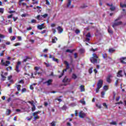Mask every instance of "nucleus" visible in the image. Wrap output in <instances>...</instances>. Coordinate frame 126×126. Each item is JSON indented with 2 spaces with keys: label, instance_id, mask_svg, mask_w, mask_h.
<instances>
[{
  "label": "nucleus",
  "instance_id": "nucleus-10",
  "mask_svg": "<svg viewBox=\"0 0 126 126\" xmlns=\"http://www.w3.org/2000/svg\"><path fill=\"white\" fill-rule=\"evenodd\" d=\"M52 82H53L52 79H49L47 81L44 83V84H47L48 86L51 85L52 84Z\"/></svg>",
  "mask_w": 126,
  "mask_h": 126
},
{
  "label": "nucleus",
  "instance_id": "nucleus-41",
  "mask_svg": "<svg viewBox=\"0 0 126 126\" xmlns=\"http://www.w3.org/2000/svg\"><path fill=\"white\" fill-rule=\"evenodd\" d=\"M103 89L104 90H105V91H107V90H108V86H104L103 87Z\"/></svg>",
  "mask_w": 126,
  "mask_h": 126
},
{
  "label": "nucleus",
  "instance_id": "nucleus-6",
  "mask_svg": "<svg viewBox=\"0 0 126 126\" xmlns=\"http://www.w3.org/2000/svg\"><path fill=\"white\" fill-rule=\"evenodd\" d=\"M1 63H2L3 65L5 66H8L10 64V62L7 61L6 62H3V60L1 61Z\"/></svg>",
  "mask_w": 126,
  "mask_h": 126
},
{
  "label": "nucleus",
  "instance_id": "nucleus-57",
  "mask_svg": "<svg viewBox=\"0 0 126 126\" xmlns=\"http://www.w3.org/2000/svg\"><path fill=\"white\" fill-rule=\"evenodd\" d=\"M0 38H1V39H3V38H4V35L0 34Z\"/></svg>",
  "mask_w": 126,
  "mask_h": 126
},
{
  "label": "nucleus",
  "instance_id": "nucleus-37",
  "mask_svg": "<svg viewBox=\"0 0 126 126\" xmlns=\"http://www.w3.org/2000/svg\"><path fill=\"white\" fill-rule=\"evenodd\" d=\"M4 11V9L2 8H0V13L2 14L3 13Z\"/></svg>",
  "mask_w": 126,
  "mask_h": 126
},
{
  "label": "nucleus",
  "instance_id": "nucleus-51",
  "mask_svg": "<svg viewBox=\"0 0 126 126\" xmlns=\"http://www.w3.org/2000/svg\"><path fill=\"white\" fill-rule=\"evenodd\" d=\"M44 64L46 65V66L47 67H49V66H51V64L48 63H44Z\"/></svg>",
  "mask_w": 126,
  "mask_h": 126
},
{
  "label": "nucleus",
  "instance_id": "nucleus-9",
  "mask_svg": "<svg viewBox=\"0 0 126 126\" xmlns=\"http://www.w3.org/2000/svg\"><path fill=\"white\" fill-rule=\"evenodd\" d=\"M113 77V76H112V75H111V74H109L107 77L106 78V81L107 82H108V83H111V78H112Z\"/></svg>",
  "mask_w": 126,
  "mask_h": 126
},
{
  "label": "nucleus",
  "instance_id": "nucleus-49",
  "mask_svg": "<svg viewBox=\"0 0 126 126\" xmlns=\"http://www.w3.org/2000/svg\"><path fill=\"white\" fill-rule=\"evenodd\" d=\"M51 27L54 28L56 27V24L55 23H52L51 24Z\"/></svg>",
  "mask_w": 126,
  "mask_h": 126
},
{
  "label": "nucleus",
  "instance_id": "nucleus-62",
  "mask_svg": "<svg viewBox=\"0 0 126 126\" xmlns=\"http://www.w3.org/2000/svg\"><path fill=\"white\" fill-rule=\"evenodd\" d=\"M11 78H12V76L10 75L8 77V80H10Z\"/></svg>",
  "mask_w": 126,
  "mask_h": 126
},
{
  "label": "nucleus",
  "instance_id": "nucleus-29",
  "mask_svg": "<svg viewBox=\"0 0 126 126\" xmlns=\"http://www.w3.org/2000/svg\"><path fill=\"white\" fill-rule=\"evenodd\" d=\"M110 125H113V126H116L117 125V122L115 121H113L110 123Z\"/></svg>",
  "mask_w": 126,
  "mask_h": 126
},
{
  "label": "nucleus",
  "instance_id": "nucleus-38",
  "mask_svg": "<svg viewBox=\"0 0 126 126\" xmlns=\"http://www.w3.org/2000/svg\"><path fill=\"white\" fill-rule=\"evenodd\" d=\"M102 57L103 59H107V54L104 53L102 54Z\"/></svg>",
  "mask_w": 126,
  "mask_h": 126
},
{
  "label": "nucleus",
  "instance_id": "nucleus-64",
  "mask_svg": "<svg viewBox=\"0 0 126 126\" xmlns=\"http://www.w3.org/2000/svg\"><path fill=\"white\" fill-rule=\"evenodd\" d=\"M26 14H23L21 15L22 17H26Z\"/></svg>",
  "mask_w": 126,
  "mask_h": 126
},
{
  "label": "nucleus",
  "instance_id": "nucleus-42",
  "mask_svg": "<svg viewBox=\"0 0 126 126\" xmlns=\"http://www.w3.org/2000/svg\"><path fill=\"white\" fill-rule=\"evenodd\" d=\"M48 15V14H45L44 15H41V16L43 17V18H46L47 17Z\"/></svg>",
  "mask_w": 126,
  "mask_h": 126
},
{
  "label": "nucleus",
  "instance_id": "nucleus-24",
  "mask_svg": "<svg viewBox=\"0 0 126 126\" xmlns=\"http://www.w3.org/2000/svg\"><path fill=\"white\" fill-rule=\"evenodd\" d=\"M20 88H21V85H18L17 86V89L18 91H20V90H21V89H20Z\"/></svg>",
  "mask_w": 126,
  "mask_h": 126
},
{
  "label": "nucleus",
  "instance_id": "nucleus-59",
  "mask_svg": "<svg viewBox=\"0 0 126 126\" xmlns=\"http://www.w3.org/2000/svg\"><path fill=\"white\" fill-rule=\"evenodd\" d=\"M38 119H39V117L38 115H36V116L34 117V120H38Z\"/></svg>",
  "mask_w": 126,
  "mask_h": 126
},
{
  "label": "nucleus",
  "instance_id": "nucleus-16",
  "mask_svg": "<svg viewBox=\"0 0 126 126\" xmlns=\"http://www.w3.org/2000/svg\"><path fill=\"white\" fill-rule=\"evenodd\" d=\"M81 92H83L85 91V89L84 88V86L81 85L80 86Z\"/></svg>",
  "mask_w": 126,
  "mask_h": 126
},
{
  "label": "nucleus",
  "instance_id": "nucleus-13",
  "mask_svg": "<svg viewBox=\"0 0 126 126\" xmlns=\"http://www.w3.org/2000/svg\"><path fill=\"white\" fill-rule=\"evenodd\" d=\"M123 72V71L122 70H120L118 73H117V76L118 77H123V74H122V72Z\"/></svg>",
  "mask_w": 126,
  "mask_h": 126
},
{
  "label": "nucleus",
  "instance_id": "nucleus-14",
  "mask_svg": "<svg viewBox=\"0 0 126 126\" xmlns=\"http://www.w3.org/2000/svg\"><path fill=\"white\" fill-rule=\"evenodd\" d=\"M57 30H58V31H59L60 33H62V32H63V28H62L61 26H59L58 27H57Z\"/></svg>",
  "mask_w": 126,
  "mask_h": 126
},
{
  "label": "nucleus",
  "instance_id": "nucleus-28",
  "mask_svg": "<svg viewBox=\"0 0 126 126\" xmlns=\"http://www.w3.org/2000/svg\"><path fill=\"white\" fill-rule=\"evenodd\" d=\"M36 110V107H35V105H32V112H34Z\"/></svg>",
  "mask_w": 126,
  "mask_h": 126
},
{
  "label": "nucleus",
  "instance_id": "nucleus-36",
  "mask_svg": "<svg viewBox=\"0 0 126 126\" xmlns=\"http://www.w3.org/2000/svg\"><path fill=\"white\" fill-rule=\"evenodd\" d=\"M120 6L121 7H126V4H123V3H120Z\"/></svg>",
  "mask_w": 126,
  "mask_h": 126
},
{
  "label": "nucleus",
  "instance_id": "nucleus-43",
  "mask_svg": "<svg viewBox=\"0 0 126 126\" xmlns=\"http://www.w3.org/2000/svg\"><path fill=\"white\" fill-rule=\"evenodd\" d=\"M108 32L110 33V34H113V31H112L110 28L108 29Z\"/></svg>",
  "mask_w": 126,
  "mask_h": 126
},
{
  "label": "nucleus",
  "instance_id": "nucleus-26",
  "mask_svg": "<svg viewBox=\"0 0 126 126\" xmlns=\"http://www.w3.org/2000/svg\"><path fill=\"white\" fill-rule=\"evenodd\" d=\"M40 113H41V111H37V112H34L33 114H32V116H33L34 117V116L35 115H38V114H40Z\"/></svg>",
  "mask_w": 126,
  "mask_h": 126
},
{
  "label": "nucleus",
  "instance_id": "nucleus-18",
  "mask_svg": "<svg viewBox=\"0 0 126 126\" xmlns=\"http://www.w3.org/2000/svg\"><path fill=\"white\" fill-rule=\"evenodd\" d=\"M58 41V38L56 37H53L52 38V43H56V42Z\"/></svg>",
  "mask_w": 126,
  "mask_h": 126
},
{
  "label": "nucleus",
  "instance_id": "nucleus-47",
  "mask_svg": "<svg viewBox=\"0 0 126 126\" xmlns=\"http://www.w3.org/2000/svg\"><path fill=\"white\" fill-rule=\"evenodd\" d=\"M103 106L106 108V109H108V106L106 103H104L103 104Z\"/></svg>",
  "mask_w": 126,
  "mask_h": 126
},
{
  "label": "nucleus",
  "instance_id": "nucleus-22",
  "mask_svg": "<svg viewBox=\"0 0 126 126\" xmlns=\"http://www.w3.org/2000/svg\"><path fill=\"white\" fill-rule=\"evenodd\" d=\"M122 14L123 16H125V15H126V9H123V11H122Z\"/></svg>",
  "mask_w": 126,
  "mask_h": 126
},
{
  "label": "nucleus",
  "instance_id": "nucleus-46",
  "mask_svg": "<svg viewBox=\"0 0 126 126\" xmlns=\"http://www.w3.org/2000/svg\"><path fill=\"white\" fill-rule=\"evenodd\" d=\"M101 94L102 98H104V95H105V92H102L101 93Z\"/></svg>",
  "mask_w": 126,
  "mask_h": 126
},
{
  "label": "nucleus",
  "instance_id": "nucleus-23",
  "mask_svg": "<svg viewBox=\"0 0 126 126\" xmlns=\"http://www.w3.org/2000/svg\"><path fill=\"white\" fill-rule=\"evenodd\" d=\"M72 78H73V79H76L77 76H76V74L73 73L72 76Z\"/></svg>",
  "mask_w": 126,
  "mask_h": 126
},
{
  "label": "nucleus",
  "instance_id": "nucleus-12",
  "mask_svg": "<svg viewBox=\"0 0 126 126\" xmlns=\"http://www.w3.org/2000/svg\"><path fill=\"white\" fill-rule=\"evenodd\" d=\"M70 79H68L65 76L64 79H63V82H70Z\"/></svg>",
  "mask_w": 126,
  "mask_h": 126
},
{
  "label": "nucleus",
  "instance_id": "nucleus-15",
  "mask_svg": "<svg viewBox=\"0 0 126 126\" xmlns=\"http://www.w3.org/2000/svg\"><path fill=\"white\" fill-rule=\"evenodd\" d=\"M42 15H38L35 17V18L36 19H37V20H42Z\"/></svg>",
  "mask_w": 126,
  "mask_h": 126
},
{
  "label": "nucleus",
  "instance_id": "nucleus-17",
  "mask_svg": "<svg viewBox=\"0 0 126 126\" xmlns=\"http://www.w3.org/2000/svg\"><path fill=\"white\" fill-rule=\"evenodd\" d=\"M71 4V0H68L67 6V7H69Z\"/></svg>",
  "mask_w": 126,
  "mask_h": 126
},
{
  "label": "nucleus",
  "instance_id": "nucleus-11",
  "mask_svg": "<svg viewBox=\"0 0 126 126\" xmlns=\"http://www.w3.org/2000/svg\"><path fill=\"white\" fill-rule=\"evenodd\" d=\"M126 60V57H122L120 59V61L122 63L126 64L125 60Z\"/></svg>",
  "mask_w": 126,
  "mask_h": 126
},
{
  "label": "nucleus",
  "instance_id": "nucleus-30",
  "mask_svg": "<svg viewBox=\"0 0 126 126\" xmlns=\"http://www.w3.org/2000/svg\"><path fill=\"white\" fill-rule=\"evenodd\" d=\"M90 51H91L92 52H96V51H98V48H95V49L91 48L90 49Z\"/></svg>",
  "mask_w": 126,
  "mask_h": 126
},
{
  "label": "nucleus",
  "instance_id": "nucleus-39",
  "mask_svg": "<svg viewBox=\"0 0 126 126\" xmlns=\"http://www.w3.org/2000/svg\"><path fill=\"white\" fill-rule=\"evenodd\" d=\"M31 23H37V20L32 19L31 20Z\"/></svg>",
  "mask_w": 126,
  "mask_h": 126
},
{
  "label": "nucleus",
  "instance_id": "nucleus-19",
  "mask_svg": "<svg viewBox=\"0 0 126 126\" xmlns=\"http://www.w3.org/2000/svg\"><path fill=\"white\" fill-rule=\"evenodd\" d=\"M1 76L2 77V80L4 81L5 80V79L6 77H5L4 76H3V72H1Z\"/></svg>",
  "mask_w": 126,
  "mask_h": 126
},
{
  "label": "nucleus",
  "instance_id": "nucleus-31",
  "mask_svg": "<svg viewBox=\"0 0 126 126\" xmlns=\"http://www.w3.org/2000/svg\"><path fill=\"white\" fill-rule=\"evenodd\" d=\"M8 32L9 33H12V28L11 27H10L9 29H8Z\"/></svg>",
  "mask_w": 126,
  "mask_h": 126
},
{
  "label": "nucleus",
  "instance_id": "nucleus-48",
  "mask_svg": "<svg viewBox=\"0 0 126 126\" xmlns=\"http://www.w3.org/2000/svg\"><path fill=\"white\" fill-rule=\"evenodd\" d=\"M62 110H66V109H67L66 106L63 105L62 107Z\"/></svg>",
  "mask_w": 126,
  "mask_h": 126
},
{
  "label": "nucleus",
  "instance_id": "nucleus-61",
  "mask_svg": "<svg viewBox=\"0 0 126 126\" xmlns=\"http://www.w3.org/2000/svg\"><path fill=\"white\" fill-rule=\"evenodd\" d=\"M39 68H39V67H37V66H36V67H34L35 70H39Z\"/></svg>",
  "mask_w": 126,
  "mask_h": 126
},
{
  "label": "nucleus",
  "instance_id": "nucleus-25",
  "mask_svg": "<svg viewBox=\"0 0 126 126\" xmlns=\"http://www.w3.org/2000/svg\"><path fill=\"white\" fill-rule=\"evenodd\" d=\"M80 103H81L83 105H85L86 103L85 102V101H84V99H82L80 101Z\"/></svg>",
  "mask_w": 126,
  "mask_h": 126
},
{
  "label": "nucleus",
  "instance_id": "nucleus-2",
  "mask_svg": "<svg viewBox=\"0 0 126 126\" xmlns=\"http://www.w3.org/2000/svg\"><path fill=\"white\" fill-rule=\"evenodd\" d=\"M97 87L95 89L96 93H98L99 92V90H100V88H102L103 86V80H99L96 84Z\"/></svg>",
  "mask_w": 126,
  "mask_h": 126
},
{
  "label": "nucleus",
  "instance_id": "nucleus-34",
  "mask_svg": "<svg viewBox=\"0 0 126 126\" xmlns=\"http://www.w3.org/2000/svg\"><path fill=\"white\" fill-rule=\"evenodd\" d=\"M52 60L54 62H56V63H59V60L58 59H56L55 58H53Z\"/></svg>",
  "mask_w": 126,
  "mask_h": 126
},
{
  "label": "nucleus",
  "instance_id": "nucleus-56",
  "mask_svg": "<svg viewBox=\"0 0 126 126\" xmlns=\"http://www.w3.org/2000/svg\"><path fill=\"white\" fill-rule=\"evenodd\" d=\"M46 32H47V30H43L42 32H41V34H44L46 33Z\"/></svg>",
  "mask_w": 126,
  "mask_h": 126
},
{
  "label": "nucleus",
  "instance_id": "nucleus-54",
  "mask_svg": "<svg viewBox=\"0 0 126 126\" xmlns=\"http://www.w3.org/2000/svg\"><path fill=\"white\" fill-rule=\"evenodd\" d=\"M3 53H4V50L2 51V52L0 54V57H2V56H3Z\"/></svg>",
  "mask_w": 126,
  "mask_h": 126
},
{
  "label": "nucleus",
  "instance_id": "nucleus-20",
  "mask_svg": "<svg viewBox=\"0 0 126 126\" xmlns=\"http://www.w3.org/2000/svg\"><path fill=\"white\" fill-rule=\"evenodd\" d=\"M11 113V110H10V109H7L6 115H7V116H9V115H10Z\"/></svg>",
  "mask_w": 126,
  "mask_h": 126
},
{
  "label": "nucleus",
  "instance_id": "nucleus-35",
  "mask_svg": "<svg viewBox=\"0 0 126 126\" xmlns=\"http://www.w3.org/2000/svg\"><path fill=\"white\" fill-rule=\"evenodd\" d=\"M30 58L29 57H26L25 59H24L23 63L26 62L27 60H29Z\"/></svg>",
  "mask_w": 126,
  "mask_h": 126
},
{
  "label": "nucleus",
  "instance_id": "nucleus-53",
  "mask_svg": "<svg viewBox=\"0 0 126 126\" xmlns=\"http://www.w3.org/2000/svg\"><path fill=\"white\" fill-rule=\"evenodd\" d=\"M96 107L97 108H98V109H101V105H100V104H96Z\"/></svg>",
  "mask_w": 126,
  "mask_h": 126
},
{
  "label": "nucleus",
  "instance_id": "nucleus-4",
  "mask_svg": "<svg viewBox=\"0 0 126 126\" xmlns=\"http://www.w3.org/2000/svg\"><path fill=\"white\" fill-rule=\"evenodd\" d=\"M119 20V19H117L115 20V22L112 25V27L113 28H115V27H116V26H119V25H122V22L121 21H118Z\"/></svg>",
  "mask_w": 126,
  "mask_h": 126
},
{
  "label": "nucleus",
  "instance_id": "nucleus-58",
  "mask_svg": "<svg viewBox=\"0 0 126 126\" xmlns=\"http://www.w3.org/2000/svg\"><path fill=\"white\" fill-rule=\"evenodd\" d=\"M89 73H90L91 74V73H92V72H93L92 68H90V69L89 70Z\"/></svg>",
  "mask_w": 126,
  "mask_h": 126
},
{
  "label": "nucleus",
  "instance_id": "nucleus-3",
  "mask_svg": "<svg viewBox=\"0 0 126 126\" xmlns=\"http://www.w3.org/2000/svg\"><path fill=\"white\" fill-rule=\"evenodd\" d=\"M64 63L66 65V69L63 70L61 75L59 76V78H61L63 75L64 74V71H66V69H68L69 68V64H68L67 61H64Z\"/></svg>",
  "mask_w": 126,
  "mask_h": 126
},
{
  "label": "nucleus",
  "instance_id": "nucleus-50",
  "mask_svg": "<svg viewBox=\"0 0 126 126\" xmlns=\"http://www.w3.org/2000/svg\"><path fill=\"white\" fill-rule=\"evenodd\" d=\"M86 36V37H89V38H90V37H91V34H90V32H88Z\"/></svg>",
  "mask_w": 126,
  "mask_h": 126
},
{
  "label": "nucleus",
  "instance_id": "nucleus-40",
  "mask_svg": "<svg viewBox=\"0 0 126 126\" xmlns=\"http://www.w3.org/2000/svg\"><path fill=\"white\" fill-rule=\"evenodd\" d=\"M115 50L113 49V48H111L109 49V53H114Z\"/></svg>",
  "mask_w": 126,
  "mask_h": 126
},
{
  "label": "nucleus",
  "instance_id": "nucleus-45",
  "mask_svg": "<svg viewBox=\"0 0 126 126\" xmlns=\"http://www.w3.org/2000/svg\"><path fill=\"white\" fill-rule=\"evenodd\" d=\"M87 7V5H83L81 6V8H86Z\"/></svg>",
  "mask_w": 126,
  "mask_h": 126
},
{
  "label": "nucleus",
  "instance_id": "nucleus-27",
  "mask_svg": "<svg viewBox=\"0 0 126 126\" xmlns=\"http://www.w3.org/2000/svg\"><path fill=\"white\" fill-rule=\"evenodd\" d=\"M50 126H56V122L53 121V122L50 124Z\"/></svg>",
  "mask_w": 126,
  "mask_h": 126
},
{
  "label": "nucleus",
  "instance_id": "nucleus-63",
  "mask_svg": "<svg viewBox=\"0 0 126 126\" xmlns=\"http://www.w3.org/2000/svg\"><path fill=\"white\" fill-rule=\"evenodd\" d=\"M80 32V31H79V30H76V31H75V33H76V34H78V33H79Z\"/></svg>",
  "mask_w": 126,
  "mask_h": 126
},
{
  "label": "nucleus",
  "instance_id": "nucleus-8",
  "mask_svg": "<svg viewBox=\"0 0 126 126\" xmlns=\"http://www.w3.org/2000/svg\"><path fill=\"white\" fill-rule=\"evenodd\" d=\"M86 116V114L83 112L82 111H81L80 112H79V116L80 118H81L82 119H83V118H85Z\"/></svg>",
  "mask_w": 126,
  "mask_h": 126
},
{
  "label": "nucleus",
  "instance_id": "nucleus-5",
  "mask_svg": "<svg viewBox=\"0 0 126 126\" xmlns=\"http://www.w3.org/2000/svg\"><path fill=\"white\" fill-rule=\"evenodd\" d=\"M20 64H21V62L18 61L15 68V70L17 72H19V71H20V70H19V65H20Z\"/></svg>",
  "mask_w": 126,
  "mask_h": 126
},
{
  "label": "nucleus",
  "instance_id": "nucleus-21",
  "mask_svg": "<svg viewBox=\"0 0 126 126\" xmlns=\"http://www.w3.org/2000/svg\"><path fill=\"white\" fill-rule=\"evenodd\" d=\"M110 10L111 11H114V10H116V7H115L114 6L112 5V6H111L110 8Z\"/></svg>",
  "mask_w": 126,
  "mask_h": 126
},
{
  "label": "nucleus",
  "instance_id": "nucleus-55",
  "mask_svg": "<svg viewBox=\"0 0 126 126\" xmlns=\"http://www.w3.org/2000/svg\"><path fill=\"white\" fill-rule=\"evenodd\" d=\"M27 30H28V31H29V30H32V27H30L29 28H27Z\"/></svg>",
  "mask_w": 126,
  "mask_h": 126
},
{
  "label": "nucleus",
  "instance_id": "nucleus-60",
  "mask_svg": "<svg viewBox=\"0 0 126 126\" xmlns=\"http://www.w3.org/2000/svg\"><path fill=\"white\" fill-rule=\"evenodd\" d=\"M13 19L14 20V21H16V20L18 19V17H16L15 18V17H13Z\"/></svg>",
  "mask_w": 126,
  "mask_h": 126
},
{
  "label": "nucleus",
  "instance_id": "nucleus-52",
  "mask_svg": "<svg viewBox=\"0 0 126 126\" xmlns=\"http://www.w3.org/2000/svg\"><path fill=\"white\" fill-rule=\"evenodd\" d=\"M7 70H11L12 69V68L10 66L7 67L6 68Z\"/></svg>",
  "mask_w": 126,
  "mask_h": 126
},
{
  "label": "nucleus",
  "instance_id": "nucleus-44",
  "mask_svg": "<svg viewBox=\"0 0 126 126\" xmlns=\"http://www.w3.org/2000/svg\"><path fill=\"white\" fill-rule=\"evenodd\" d=\"M28 103H29L30 104H31L32 106H33V105H34V101H29Z\"/></svg>",
  "mask_w": 126,
  "mask_h": 126
},
{
  "label": "nucleus",
  "instance_id": "nucleus-33",
  "mask_svg": "<svg viewBox=\"0 0 126 126\" xmlns=\"http://www.w3.org/2000/svg\"><path fill=\"white\" fill-rule=\"evenodd\" d=\"M66 52L67 53H72L73 52V50H70V49H67V50H66Z\"/></svg>",
  "mask_w": 126,
  "mask_h": 126
},
{
  "label": "nucleus",
  "instance_id": "nucleus-7",
  "mask_svg": "<svg viewBox=\"0 0 126 126\" xmlns=\"http://www.w3.org/2000/svg\"><path fill=\"white\" fill-rule=\"evenodd\" d=\"M37 28L39 30H42V29H45V25L44 24H42L41 25H38L37 26Z\"/></svg>",
  "mask_w": 126,
  "mask_h": 126
},
{
  "label": "nucleus",
  "instance_id": "nucleus-32",
  "mask_svg": "<svg viewBox=\"0 0 126 126\" xmlns=\"http://www.w3.org/2000/svg\"><path fill=\"white\" fill-rule=\"evenodd\" d=\"M80 53H81V54H83V53H85V50L83 49H80Z\"/></svg>",
  "mask_w": 126,
  "mask_h": 126
},
{
  "label": "nucleus",
  "instance_id": "nucleus-1",
  "mask_svg": "<svg viewBox=\"0 0 126 126\" xmlns=\"http://www.w3.org/2000/svg\"><path fill=\"white\" fill-rule=\"evenodd\" d=\"M98 56L95 53L93 54V57L90 58V61L93 63H98Z\"/></svg>",
  "mask_w": 126,
  "mask_h": 126
}]
</instances>
